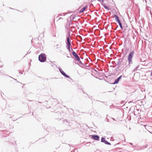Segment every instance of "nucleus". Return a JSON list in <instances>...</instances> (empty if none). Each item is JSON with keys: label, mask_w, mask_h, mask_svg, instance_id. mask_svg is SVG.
Wrapping results in <instances>:
<instances>
[{"label": "nucleus", "mask_w": 152, "mask_h": 152, "mask_svg": "<svg viewBox=\"0 0 152 152\" xmlns=\"http://www.w3.org/2000/svg\"><path fill=\"white\" fill-rule=\"evenodd\" d=\"M134 51H132L129 55L127 59L129 61V64H132V59L134 54Z\"/></svg>", "instance_id": "1"}, {"label": "nucleus", "mask_w": 152, "mask_h": 152, "mask_svg": "<svg viewBox=\"0 0 152 152\" xmlns=\"http://www.w3.org/2000/svg\"><path fill=\"white\" fill-rule=\"evenodd\" d=\"M39 60L41 62L45 61L46 60L45 55L44 54H41L39 56Z\"/></svg>", "instance_id": "2"}, {"label": "nucleus", "mask_w": 152, "mask_h": 152, "mask_svg": "<svg viewBox=\"0 0 152 152\" xmlns=\"http://www.w3.org/2000/svg\"><path fill=\"white\" fill-rule=\"evenodd\" d=\"M73 55L76 58L77 60L78 61H79L80 60V59L79 56H78L77 54L75 52H73L72 53Z\"/></svg>", "instance_id": "3"}, {"label": "nucleus", "mask_w": 152, "mask_h": 152, "mask_svg": "<svg viewBox=\"0 0 152 152\" xmlns=\"http://www.w3.org/2000/svg\"><path fill=\"white\" fill-rule=\"evenodd\" d=\"M59 70L60 72L61 73L62 75H64V76L67 77V78H69V76H68L63 71V70L60 68H59Z\"/></svg>", "instance_id": "4"}, {"label": "nucleus", "mask_w": 152, "mask_h": 152, "mask_svg": "<svg viewBox=\"0 0 152 152\" xmlns=\"http://www.w3.org/2000/svg\"><path fill=\"white\" fill-rule=\"evenodd\" d=\"M92 138L94 140H97L99 138V137L96 135H92L91 136Z\"/></svg>", "instance_id": "5"}, {"label": "nucleus", "mask_w": 152, "mask_h": 152, "mask_svg": "<svg viewBox=\"0 0 152 152\" xmlns=\"http://www.w3.org/2000/svg\"><path fill=\"white\" fill-rule=\"evenodd\" d=\"M122 76H120L119 77H118L117 79L115 80V82L113 83L114 84H116L118 83L120 80L121 79Z\"/></svg>", "instance_id": "6"}, {"label": "nucleus", "mask_w": 152, "mask_h": 152, "mask_svg": "<svg viewBox=\"0 0 152 152\" xmlns=\"http://www.w3.org/2000/svg\"><path fill=\"white\" fill-rule=\"evenodd\" d=\"M86 8V7H84L80 11V12L81 13L83 12Z\"/></svg>", "instance_id": "7"}, {"label": "nucleus", "mask_w": 152, "mask_h": 152, "mask_svg": "<svg viewBox=\"0 0 152 152\" xmlns=\"http://www.w3.org/2000/svg\"><path fill=\"white\" fill-rule=\"evenodd\" d=\"M67 45H71L70 42L69 41V38H68L67 39Z\"/></svg>", "instance_id": "8"}, {"label": "nucleus", "mask_w": 152, "mask_h": 152, "mask_svg": "<svg viewBox=\"0 0 152 152\" xmlns=\"http://www.w3.org/2000/svg\"><path fill=\"white\" fill-rule=\"evenodd\" d=\"M114 17H115V19L116 20V21H118L119 20V18H118V16L117 15H114Z\"/></svg>", "instance_id": "9"}, {"label": "nucleus", "mask_w": 152, "mask_h": 152, "mask_svg": "<svg viewBox=\"0 0 152 152\" xmlns=\"http://www.w3.org/2000/svg\"><path fill=\"white\" fill-rule=\"evenodd\" d=\"M118 22L120 27L122 29H123L122 26V24L120 21V20H119L118 21Z\"/></svg>", "instance_id": "10"}, {"label": "nucleus", "mask_w": 152, "mask_h": 152, "mask_svg": "<svg viewBox=\"0 0 152 152\" xmlns=\"http://www.w3.org/2000/svg\"><path fill=\"white\" fill-rule=\"evenodd\" d=\"M67 49L70 52V46L71 45H67Z\"/></svg>", "instance_id": "11"}, {"label": "nucleus", "mask_w": 152, "mask_h": 152, "mask_svg": "<svg viewBox=\"0 0 152 152\" xmlns=\"http://www.w3.org/2000/svg\"><path fill=\"white\" fill-rule=\"evenodd\" d=\"M61 44H60V45L57 44L56 45V47H57L56 48H61Z\"/></svg>", "instance_id": "12"}, {"label": "nucleus", "mask_w": 152, "mask_h": 152, "mask_svg": "<svg viewBox=\"0 0 152 152\" xmlns=\"http://www.w3.org/2000/svg\"><path fill=\"white\" fill-rule=\"evenodd\" d=\"M104 7L106 9H107V10L110 9V8L108 6H105V5H104Z\"/></svg>", "instance_id": "13"}, {"label": "nucleus", "mask_w": 152, "mask_h": 152, "mask_svg": "<svg viewBox=\"0 0 152 152\" xmlns=\"http://www.w3.org/2000/svg\"><path fill=\"white\" fill-rule=\"evenodd\" d=\"M105 139L104 138H103V137H102L101 139V142H104L105 141Z\"/></svg>", "instance_id": "14"}, {"label": "nucleus", "mask_w": 152, "mask_h": 152, "mask_svg": "<svg viewBox=\"0 0 152 152\" xmlns=\"http://www.w3.org/2000/svg\"><path fill=\"white\" fill-rule=\"evenodd\" d=\"M104 142L105 144H106L110 145V143H109V142H107V141L105 140Z\"/></svg>", "instance_id": "15"}, {"label": "nucleus", "mask_w": 152, "mask_h": 152, "mask_svg": "<svg viewBox=\"0 0 152 152\" xmlns=\"http://www.w3.org/2000/svg\"><path fill=\"white\" fill-rule=\"evenodd\" d=\"M138 67H137L136 68V69H137L138 68Z\"/></svg>", "instance_id": "16"}]
</instances>
